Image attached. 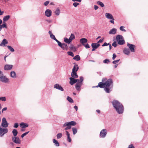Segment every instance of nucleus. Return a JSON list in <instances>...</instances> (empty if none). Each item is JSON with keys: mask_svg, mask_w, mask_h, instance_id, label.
<instances>
[{"mask_svg": "<svg viewBox=\"0 0 148 148\" xmlns=\"http://www.w3.org/2000/svg\"><path fill=\"white\" fill-rule=\"evenodd\" d=\"M113 83L112 79L109 78L104 82H99L98 84V86L101 88H104L106 92L109 93L112 90Z\"/></svg>", "mask_w": 148, "mask_h": 148, "instance_id": "nucleus-1", "label": "nucleus"}, {"mask_svg": "<svg viewBox=\"0 0 148 148\" xmlns=\"http://www.w3.org/2000/svg\"><path fill=\"white\" fill-rule=\"evenodd\" d=\"M112 103L113 107L118 114H121L123 113L124 107L121 103L116 100H113Z\"/></svg>", "mask_w": 148, "mask_h": 148, "instance_id": "nucleus-2", "label": "nucleus"}, {"mask_svg": "<svg viewBox=\"0 0 148 148\" xmlns=\"http://www.w3.org/2000/svg\"><path fill=\"white\" fill-rule=\"evenodd\" d=\"M76 123L74 121H71L70 122H65L63 125V127H66L64 129L65 130H67L71 129V126H74L76 125Z\"/></svg>", "mask_w": 148, "mask_h": 148, "instance_id": "nucleus-3", "label": "nucleus"}, {"mask_svg": "<svg viewBox=\"0 0 148 148\" xmlns=\"http://www.w3.org/2000/svg\"><path fill=\"white\" fill-rule=\"evenodd\" d=\"M116 40L118 45H123L125 43V41L122 35H117L116 37Z\"/></svg>", "mask_w": 148, "mask_h": 148, "instance_id": "nucleus-4", "label": "nucleus"}, {"mask_svg": "<svg viewBox=\"0 0 148 148\" xmlns=\"http://www.w3.org/2000/svg\"><path fill=\"white\" fill-rule=\"evenodd\" d=\"M80 82L77 83L75 85V88L78 91H80L81 90V87L83 82L84 80V78L82 76H80L79 77Z\"/></svg>", "mask_w": 148, "mask_h": 148, "instance_id": "nucleus-5", "label": "nucleus"}, {"mask_svg": "<svg viewBox=\"0 0 148 148\" xmlns=\"http://www.w3.org/2000/svg\"><path fill=\"white\" fill-rule=\"evenodd\" d=\"M58 44V45L63 50L67 51L68 50L69 47L66 43H61V42L59 41Z\"/></svg>", "mask_w": 148, "mask_h": 148, "instance_id": "nucleus-6", "label": "nucleus"}, {"mask_svg": "<svg viewBox=\"0 0 148 148\" xmlns=\"http://www.w3.org/2000/svg\"><path fill=\"white\" fill-rule=\"evenodd\" d=\"M106 17L109 19L111 20L109 22L111 23L114 24V20L112 15L108 13H106L105 14Z\"/></svg>", "mask_w": 148, "mask_h": 148, "instance_id": "nucleus-7", "label": "nucleus"}, {"mask_svg": "<svg viewBox=\"0 0 148 148\" xmlns=\"http://www.w3.org/2000/svg\"><path fill=\"white\" fill-rule=\"evenodd\" d=\"M8 123L7 121L6 118L5 117L3 118L1 126L4 128H6L8 127Z\"/></svg>", "mask_w": 148, "mask_h": 148, "instance_id": "nucleus-8", "label": "nucleus"}, {"mask_svg": "<svg viewBox=\"0 0 148 148\" xmlns=\"http://www.w3.org/2000/svg\"><path fill=\"white\" fill-rule=\"evenodd\" d=\"M127 46L129 48L128 49H129V50H130L131 52H135L136 46L134 45L127 42Z\"/></svg>", "mask_w": 148, "mask_h": 148, "instance_id": "nucleus-9", "label": "nucleus"}, {"mask_svg": "<svg viewBox=\"0 0 148 148\" xmlns=\"http://www.w3.org/2000/svg\"><path fill=\"white\" fill-rule=\"evenodd\" d=\"M8 130L6 128H2L0 127V136L2 137L5 134L8 133Z\"/></svg>", "mask_w": 148, "mask_h": 148, "instance_id": "nucleus-10", "label": "nucleus"}, {"mask_svg": "<svg viewBox=\"0 0 148 148\" xmlns=\"http://www.w3.org/2000/svg\"><path fill=\"white\" fill-rule=\"evenodd\" d=\"M12 140L16 144H20L21 143V140L18 136L15 137H12Z\"/></svg>", "mask_w": 148, "mask_h": 148, "instance_id": "nucleus-11", "label": "nucleus"}, {"mask_svg": "<svg viewBox=\"0 0 148 148\" xmlns=\"http://www.w3.org/2000/svg\"><path fill=\"white\" fill-rule=\"evenodd\" d=\"M100 46V44L97 43H92L91 46L92 48V51L96 50V49L98 48Z\"/></svg>", "mask_w": 148, "mask_h": 148, "instance_id": "nucleus-12", "label": "nucleus"}, {"mask_svg": "<svg viewBox=\"0 0 148 148\" xmlns=\"http://www.w3.org/2000/svg\"><path fill=\"white\" fill-rule=\"evenodd\" d=\"M107 134V130L106 129H103L100 132V135L102 138H104Z\"/></svg>", "mask_w": 148, "mask_h": 148, "instance_id": "nucleus-13", "label": "nucleus"}, {"mask_svg": "<svg viewBox=\"0 0 148 148\" xmlns=\"http://www.w3.org/2000/svg\"><path fill=\"white\" fill-rule=\"evenodd\" d=\"M54 88H55L59 90L62 91H63L64 89L62 87L60 84H56L54 85Z\"/></svg>", "mask_w": 148, "mask_h": 148, "instance_id": "nucleus-14", "label": "nucleus"}, {"mask_svg": "<svg viewBox=\"0 0 148 148\" xmlns=\"http://www.w3.org/2000/svg\"><path fill=\"white\" fill-rule=\"evenodd\" d=\"M13 66L11 64H7L5 65L4 67V69L5 70L8 71L12 69Z\"/></svg>", "mask_w": 148, "mask_h": 148, "instance_id": "nucleus-15", "label": "nucleus"}, {"mask_svg": "<svg viewBox=\"0 0 148 148\" xmlns=\"http://www.w3.org/2000/svg\"><path fill=\"white\" fill-rule=\"evenodd\" d=\"M52 14V11L51 10L48 9H47L45 12V15L48 17H49L51 16Z\"/></svg>", "mask_w": 148, "mask_h": 148, "instance_id": "nucleus-16", "label": "nucleus"}, {"mask_svg": "<svg viewBox=\"0 0 148 148\" xmlns=\"http://www.w3.org/2000/svg\"><path fill=\"white\" fill-rule=\"evenodd\" d=\"M8 43V40L5 39H4L2 40L1 43L0 44V46L5 47L6 46V44Z\"/></svg>", "mask_w": 148, "mask_h": 148, "instance_id": "nucleus-17", "label": "nucleus"}, {"mask_svg": "<svg viewBox=\"0 0 148 148\" xmlns=\"http://www.w3.org/2000/svg\"><path fill=\"white\" fill-rule=\"evenodd\" d=\"M20 126L21 127L24 128L27 127L29 126V125L27 123L21 122L20 124Z\"/></svg>", "mask_w": 148, "mask_h": 148, "instance_id": "nucleus-18", "label": "nucleus"}, {"mask_svg": "<svg viewBox=\"0 0 148 148\" xmlns=\"http://www.w3.org/2000/svg\"><path fill=\"white\" fill-rule=\"evenodd\" d=\"M79 41L80 43L83 45L84 44H85L87 42L88 40L86 38H83L80 39Z\"/></svg>", "mask_w": 148, "mask_h": 148, "instance_id": "nucleus-19", "label": "nucleus"}, {"mask_svg": "<svg viewBox=\"0 0 148 148\" xmlns=\"http://www.w3.org/2000/svg\"><path fill=\"white\" fill-rule=\"evenodd\" d=\"M70 79L69 83L71 85H73L74 84L76 83V81L75 80V78H73L72 77H70L69 78Z\"/></svg>", "mask_w": 148, "mask_h": 148, "instance_id": "nucleus-20", "label": "nucleus"}, {"mask_svg": "<svg viewBox=\"0 0 148 148\" xmlns=\"http://www.w3.org/2000/svg\"><path fill=\"white\" fill-rule=\"evenodd\" d=\"M117 29L115 28H113L111 29L109 32V34H114L116 33Z\"/></svg>", "mask_w": 148, "mask_h": 148, "instance_id": "nucleus-21", "label": "nucleus"}, {"mask_svg": "<svg viewBox=\"0 0 148 148\" xmlns=\"http://www.w3.org/2000/svg\"><path fill=\"white\" fill-rule=\"evenodd\" d=\"M123 52L125 54L128 55L130 54V51L128 48H125L123 50Z\"/></svg>", "mask_w": 148, "mask_h": 148, "instance_id": "nucleus-22", "label": "nucleus"}, {"mask_svg": "<svg viewBox=\"0 0 148 148\" xmlns=\"http://www.w3.org/2000/svg\"><path fill=\"white\" fill-rule=\"evenodd\" d=\"M77 72L72 71L71 73L72 77L74 78H77L78 77V75L77 74Z\"/></svg>", "mask_w": 148, "mask_h": 148, "instance_id": "nucleus-23", "label": "nucleus"}, {"mask_svg": "<svg viewBox=\"0 0 148 148\" xmlns=\"http://www.w3.org/2000/svg\"><path fill=\"white\" fill-rule=\"evenodd\" d=\"M79 69V67L78 65L77 64H76L75 65H74L73 68L72 69V71L77 72Z\"/></svg>", "mask_w": 148, "mask_h": 148, "instance_id": "nucleus-24", "label": "nucleus"}, {"mask_svg": "<svg viewBox=\"0 0 148 148\" xmlns=\"http://www.w3.org/2000/svg\"><path fill=\"white\" fill-rule=\"evenodd\" d=\"M10 76L13 78H16V74L14 71H12L10 73Z\"/></svg>", "mask_w": 148, "mask_h": 148, "instance_id": "nucleus-25", "label": "nucleus"}, {"mask_svg": "<svg viewBox=\"0 0 148 148\" xmlns=\"http://www.w3.org/2000/svg\"><path fill=\"white\" fill-rule=\"evenodd\" d=\"M10 17V16L9 15H7L4 16L3 19V22H5L7 21L9 19Z\"/></svg>", "mask_w": 148, "mask_h": 148, "instance_id": "nucleus-26", "label": "nucleus"}, {"mask_svg": "<svg viewBox=\"0 0 148 148\" xmlns=\"http://www.w3.org/2000/svg\"><path fill=\"white\" fill-rule=\"evenodd\" d=\"M12 133L14 136L13 137H15L16 136L18 133V132L16 129H14L12 131Z\"/></svg>", "mask_w": 148, "mask_h": 148, "instance_id": "nucleus-27", "label": "nucleus"}, {"mask_svg": "<svg viewBox=\"0 0 148 148\" xmlns=\"http://www.w3.org/2000/svg\"><path fill=\"white\" fill-rule=\"evenodd\" d=\"M73 59L76 61H79L80 60L81 58L79 55H77L74 56Z\"/></svg>", "mask_w": 148, "mask_h": 148, "instance_id": "nucleus-28", "label": "nucleus"}, {"mask_svg": "<svg viewBox=\"0 0 148 148\" xmlns=\"http://www.w3.org/2000/svg\"><path fill=\"white\" fill-rule=\"evenodd\" d=\"M64 40L65 43L68 44H70L71 42V41L69 38H68L66 37H65L64 38Z\"/></svg>", "mask_w": 148, "mask_h": 148, "instance_id": "nucleus-29", "label": "nucleus"}, {"mask_svg": "<svg viewBox=\"0 0 148 148\" xmlns=\"http://www.w3.org/2000/svg\"><path fill=\"white\" fill-rule=\"evenodd\" d=\"M53 142L56 146L58 147L60 146L59 143L58 141L55 139H53Z\"/></svg>", "mask_w": 148, "mask_h": 148, "instance_id": "nucleus-30", "label": "nucleus"}, {"mask_svg": "<svg viewBox=\"0 0 148 148\" xmlns=\"http://www.w3.org/2000/svg\"><path fill=\"white\" fill-rule=\"evenodd\" d=\"M50 38L56 41L57 43H58V42H59V41L55 37V36L53 34H51L50 36Z\"/></svg>", "mask_w": 148, "mask_h": 148, "instance_id": "nucleus-31", "label": "nucleus"}, {"mask_svg": "<svg viewBox=\"0 0 148 148\" xmlns=\"http://www.w3.org/2000/svg\"><path fill=\"white\" fill-rule=\"evenodd\" d=\"M60 13V10L59 8L56 9V10L55 11V14L57 16L59 15Z\"/></svg>", "mask_w": 148, "mask_h": 148, "instance_id": "nucleus-32", "label": "nucleus"}, {"mask_svg": "<svg viewBox=\"0 0 148 148\" xmlns=\"http://www.w3.org/2000/svg\"><path fill=\"white\" fill-rule=\"evenodd\" d=\"M75 36L73 34H71L69 39L70 40L71 42L72 40L75 39Z\"/></svg>", "mask_w": 148, "mask_h": 148, "instance_id": "nucleus-33", "label": "nucleus"}, {"mask_svg": "<svg viewBox=\"0 0 148 148\" xmlns=\"http://www.w3.org/2000/svg\"><path fill=\"white\" fill-rule=\"evenodd\" d=\"M67 100L68 101L71 103H73L74 102L73 100L69 96H67Z\"/></svg>", "mask_w": 148, "mask_h": 148, "instance_id": "nucleus-34", "label": "nucleus"}, {"mask_svg": "<svg viewBox=\"0 0 148 148\" xmlns=\"http://www.w3.org/2000/svg\"><path fill=\"white\" fill-rule=\"evenodd\" d=\"M72 130L73 132V135H75L77 132V129L75 127H72Z\"/></svg>", "mask_w": 148, "mask_h": 148, "instance_id": "nucleus-35", "label": "nucleus"}, {"mask_svg": "<svg viewBox=\"0 0 148 148\" xmlns=\"http://www.w3.org/2000/svg\"><path fill=\"white\" fill-rule=\"evenodd\" d=\"M1 26L2 28H7V24L5 22H3L2 25H1Z\"/></svg>", "mask_w": 148, "mask_h": 148, "instance_id": "nucleus-36", "label": "nucleus"}, {"mask_svg": "<svg viewBox=\"0 0 148 148\" xmlns=\"http://www.w3.org/2000/svg\"><path fill=\"white\" fill-rule=\"evenodd\" d=\"M97 3L98 5H99L102 7H103L104 6V4L102 2L100 1H97Z\"/></svg>", "mask_w": 148, "mask_h": 148, "instance_id": "nucleus-37", "label": "nucleus"}, {"mask_svg": "<svg viewBox=\"0 0 148 148\" xmlns=\"http://www.w3.org/2000/svg\"><path fill=\"white\" fill-rule=\"evenodd\" d=\"M8 48L12 52H13L14 51V50L13 48H12L11 46H7Z\"/></svg>", "mask_w": 148, "mask_h": 148, "instance_id": "nucleus-38", "label": "nucleus"}, {"mask_svg": "<svg viewBox=\"0 0 148 148\" xmlns=\"http://www.w3.org/2000/svg\"><path fill=\"white\" fill-rule=\"evenodd\" d=\"M68 54L71 56V57H73L74 56V55L73 53L71 51H69L67 52Z\"/></svg>", "mask_w": 148, "mask_h": 148, "instance_id": "nucleus-39", "label": "nucleus"}, {"mask_svg": "<svg viewBox=\"0 0 148 148\" xmlns=\"http://www.w3.org/2000/svg\"><path fill=\"white\" fill-rule=\"evenodd\" d=\"M103 62L104 63L108 64L110 62V61L109 59H106L103 60Z\"/></svg>", "mask_w": 148, "mask_h": 148, "instance_id": "nucleus-40", "label": "nucleus"}, {"mask_svg": "<svg viewBox=\"0 0 148 148\" xmlns=\"http://www.w3.org/2000/svg\"><path fill=\"white\" fill-rule=\"evenodd\" d=\"M62 134L61 133H60L58 134L57 135V139H59L62 136Z\"/></svg>", "mask_w": 148, "mask_h": 148, "instance_id": "nucleus-41", "label": "nucleus"}, {"mask_svg": "<svg viewBox=\"0 0 148 148\" xmlns=\"http://www.w3.org/2000/svg\"><path fill=\"white\" fill-rule=\"evenodd\" d=\"M117 45L116 41H114L113 43L112 44V46L114 47H116Z\"/></svg>", "mask_w": 148, "mask_h": 148, "instance_id": "nucleus-42", "label": "nucleus"}, {"mask_svg": "<svg viewBox=\"0 0 148 148\" xmlns=\"http://www.w3.org/2000/svg\"><path fill=\"white\" fill-rule=\"evenodd\" d=\"M29 131H28L27 132H25L23 134H22L21 136V137L22 138H23V137H24L25 136H26L29 132Z\"/></svg>", "mask_w": 148, "mask_h": 148, "instance_id": "nucleus-43", "label": "nucleus"}, {"mask_svg": "<svg viewBox=\"0 0 148 148\" xmlns=\"http://www.w3.org/2000/svg\"><path fill=\"white\" fill-rule=\"evenodd\" d=\"M83 46L85 47L86 49H88L90 47V46L88 43H85V44H84Z\"/></svg>", "mask_w": 148, "mask_h": 148, "instance_id": "nucleus-44", "label": "nucleus"}, {"mask_svg": "<svg viewBox=\"0 0 148 148\" xmlns=\"http://www.w3.org/2000/svg\"><path fill=\"white\" fill-rule=\"evenodd\" d=\"M124 27L123 26H121L120 27L119 29H120V30L121 31L125 32L126 31L124 29Z\"/></svg>", "mask_w": 148, "mask_h": 148, "instance_id": "nucleus-45", "label": "nucleus"}, {"mask_svg": "<svg viewBox=\"0 0 148 148\" xmlns=\"http://www.w3.org/2000/svg\"><path fill=\"white\" fill-rule=\"evenodd\" d=\"M0 100L3 101H5L6 100V98L5 97H0Z\"/></svg>", "mask_w": 148, "mask_h": 148, "instance_id": "nucleus-46", "label": "nucleus"}, {"mask_svg": "<svg viewBox=\"0 0 148 148\" xmlns=\"http://www.w3.org/2000/svg\"><path fill=\"white\" fill-rule=\"evenodd\" d=\"M79 5V3L75 2H74L73 3V5L75 7H77L78 5Z\"/></svg>", "mask_w": 148, "mask_h": 148, "instance_id": "nucleus-47", "label": "nucleus"}, {"mask_svg": "<svg viewBox=\"0 0 148 148\" xmlns=\"http://www.w3.org/2000/svg\"><path fill=\"white\" fill-rule=\"evenodd\" d=\"M19 126L18 123H15L14 124L13 127L15 128H17Z\"/></svg>", "mask_w": 148, "mask_h": 148, "instance_id": "nucleus-48", "label": "nucleus"}, {"mask_svg": "<svg viewBox=\"0 0 148 148\" xmlns=\"http://www.w3.org/2000/svg\"><path fill=\"white\" fill-rule=\"evenodd\" d=\"M120 60V59L117 60H115L113 61L112 62V63L113 64H117Z\"/></svg>", "mask_w": 148, "mask_h": 148, "instance_id": "nucleus-49", "label": "nucleus"}, {"mask_svg": "<svg viewBox=\"0 0 148 148\" xmlns=\"http://www.w3.org/2000/svg\"><path fill=\"white\" fill-rule=\"evenodd\" d=\"M67 140L69 143H71V142L72 140L70 136L67 137Z\"/></svg>", "mask_w": 148, "mask_h": 148, "instance_id": "nucleus-50", "label": "nucleus"}, {"mask_svg": "<svg viewBox=\"0 0 148 148\" xmlns=\"http://www.w3.org/2000/svg\"><path fill=\"white\" fill-rule=\"evenodd\" d=\"M109 45V43H107V42H105L102 45V47H105V46H107L108 45Z\"/></svg>", "mask_w": 148, "mask_h": 148, "instance_id": "nucleus-51", "label": "nucleus"}, {"mask_svg": "<svg viewBox=\"0 0 148 148\" xmlns=\"http://www.w3.org/2000/svg\"><path fill=\"white\" fill-rule=\"evenodd\" d=\"M104 38L101 39H100L97 42V43L99 44L102 42L103 41Z\"/></svg>", "mask_w": 148, "mask_h": 148, "instance_id": "nucleus-52", "label": "nucleus"}, {"mask_svg": "<svg viewBox=\"0 0 148 148\" xmlns=\"http://www.w3.org/2000/svg\"><path fill=\"white\" fill-rule=\"evenodd\" d=\"M49 1H45L44 3V5L45 6H47L49 4Z\"/></svg>", "mask_w": 148, "mask_h": 148, "instance_id": "nucleus-53", "label": "nucleus"}, {"mask_svg": "<svg viewBox=\"0 0 148 148\" xmlns=\"http://www.w3.org/2000/svg\"><path fill=\"white\" fill-rule=\"evenodd\" d=\"M65 133L66 134L67 136V137H69V136H70V134L69 132L67 131L66 130L65 131Z\"/></svg>", "mask_w": 148, "mask_h": 148, "instance_id": "nucleus-54", "label": "nucleus"}, {"mask_svg": "<svg viewBox=\"0 0 148 148\" xmlns=\"http://www.w3.org/2000/svg\"><path fill=\"white\" fill-rule=\"evenodd\" d=\"M65 133L66 134L67 136V137H69V136H70V134L69 132L67 131L66 130L65 131Z\"/></svg>", "mask_w": 148, "mask_h": 148, "instance_id": "nucleus-55", "label": "nucleus"}, {"mask_svg": "<svg viewBox=\"0 0 148 148\" xmlns=\"http://www.w3.org/2000/svg\"><path fill=\"white\" fill-rule=\"evenodd\" d=\"M116 57V54L115 53H113L112 55V59L113 60H114Z\"/></svg>", "mask_w": 148, "mask_h": 148, "instance_id": "nucleus-56", "label": "nucleus"}, {"mask_svg": "<svg viewBox=\"0 0 148 148\" xmlns=\"http://www.w3.org/2000/svg\"><path fill=\"white\" fill-rule=\"evenodd\" d=\"M127 148H134V147L133 144H131L129 145L128 146V147Z\"/></svg>", "mask_w": 148, "mask_h": 148, "instance_id": "nucleus-57", "label": "nucleus"}, {"mask_svg": "<svg viewBox=\"0 0 148 148\" xmlns=\"http://www.w3.org/2000/svg\"><path fill=\"white\" fill-rule=\"evenodd\" d=\"M77 48H76L74 46V48H73V50H71L72 51H73L74 52L76 51L77 49Z\"/></svg>", "mask_w": 148, "mask_h": 148, "instance_id": "nucleus-58", "label": "nucleus"}, {"mask_svg": "<svg viewBox=\"0 0 148 148\" xmlns=\"http://www.w3.org/2000/svg\"><path fill=\"white\" fill-rule=\"evenodd\" d=\"M74 48V46L73 45V44H71L70 45V46L69 48H70L71 50H73V48Z\"/></svg>", "mask_w": 148, "mask_h": 148, "instance_id": "nucleus-59", "label": "nucleus"}, {"mask_svg": "<svg viewBox=\"0 0 148 148\" xmlns=\"http://www.w3.org/2000/svg\"><path fill=\"white\" fill-rule=\"evenodd\" d=\"M7 107H5L3 108L2 110V112L3 113V112L4 111L6 110H7Z\"/></svg>", "mask_w": 148, "mask_h": 148, "instance_id": "nucleus-60", "label": "nucleus"}, {"mask_svg": "<svg viewBox=\"0 0 148 148\" xmlns=\"http://www.w3.org/2000/svg\"><path fill=\"white\" fill-rule=\"evenodd\" d=\"M99 7L98 6H97V5H94V8L95 10H97L98 8Z\"/></svg>", "mask_w": 148, "mask_h": 148, "instance_id": "nucleus-61", "label": "nucleus"}, {"mask_svg": "<svg viewBox=\"0 0 148 148\" xmlns=\"http://www.w3.org/2000/svg\"><path fill=\"white\" fill-rule=\"evenodd\" d=\"M107 80L106 78H103L102 79V82H104Z\"/></svg>", "mask_w": 148, "mask_h": 148, "instance_id": "nucleus-62", "label": "nucleus"}, {"mask_svg": "<svg viewBox=\"0 0 148 148\" xmlns=\"http://www.w3.org/2000/svg\"><path fill=\"white\" fill-rule=\"evenodd\" d=\"M3 13L4 12L3 11H1V9L0 8V15H3Z\"/></svg>", "mask_w": 148, "mask_h": 148, "instance_id": "nucleus-63", "label": "nucleus"}, {"mask_svg": "<svg viewBox=\"0 0 148 148\" xmlns=\"http://www.w3.org/2000/svg\"><path fill=\"white\" fill-rule=\"evenodd\" d=\"M74 108L76 110V111H77V110H78V107L77 106H75L74 107Z\"/></svg>", "mask_w": 148, "mask_h": 148, "instance_id": "nucleus-64", "label": "nucleus"}]
</instances>
